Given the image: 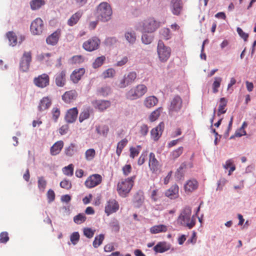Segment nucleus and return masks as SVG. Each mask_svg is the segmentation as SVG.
<instances>
[{
  "label": "nucleus",
  "instance_id": "412c9836",
  "mask_svg": "<svg viewBox=\"0 0 256 256\" xmlns=\"http://www.w3.org/2000/svg\"><path fill=\"white\" fill-rule=\"evenodd\" d=\"M78 114V110L76 108L70 109L65 116V120L68 123H72L76 121Z\"/></svg>",
  "mask_w": 256,
  "mask_h": 256
},
{
  "label": "nucleus",
  "instance_id": "4c0bfd02",
  "mask_svg": "<svg viewBox=\"0 0 256 256\" xmlns=\"http://www.w3.org/2000/svg\"><path fill=\"white\" fill-rule=\"evenodd\" d=\"M70 62L72 64H80L84 60V57L82 55H76L70 59Z\"/></svg>",
  "mask_w": 256,
  "mask_h": 256
},
{
  "label": "nucleus",
  "instance_id": "393cba45",
  "mask_svg": "<svg viewBox=\"0 0 256 256\" xmlns=\"http://www.w3.org/2000/svg\"><path fill=\"white\" fill-rule=\"evenodd\" d=\"M84 73L85 69L84 68L76 69L70 74V80L74 83H78Z\"/></svg>",
  "mask_w": 256,
  "mask_h": 256
},
{
  "label": "nucleus",
  "instance_id": "5701e85b",
  "mask_svg": "<svg viewBox=\"0 0 256 256\" xmlns=\"http://www.w3.org/2000/svg\"><path fill=\"white\" fill-rule=\"evenodd\" d=\"M55 82L58 86L63 87L66 82V72L64 70L56 74Z\"/></svg>",
  "mask_w": 256,
  "mask_h": 256
},
{
  "label": "nucleus",
  "instance_id": "58836bf2",
  "mask_svg": "<svg viewBox=\"0 0 256 256\" xmlns=\"http://www.w3.org/2000/svg\"><path fill=\"white\" fill-rule=\"evenodd\" d=\"M6 37L8 38L10 44L14 46L17 44V38L13 32H9L6 34Z\"/></svg>",
  "mask_w": 256,
  "mask_h": 256
},
{
  "label": "nucleus",
  "instance_id": "0e129e2a",
  "mask_svg": "<svg viewBox=\"0 0 256 256\" xmlns=\"http://www.w3.org/2000/svg\"><path fill=\"white\" fill-rule=\"evenodd\" d=\"M147 158V152H143L141 155L140 156V158L138 159V165L141 166L142 164H144L146 159Z\"/></svg>",
  "mask_w": 256,
  "mask_h": 256
},
{
  "label": "nucleus",
  "instance_id": "ea45409f",
  "mask_svg": "<svg viewBox=\"0 0 256 256\" xmlns=\"http://www.w3.org/2000/svg\"><path fill=\"white\" fill-rule=\"evenodd\" d=\"M96 155V152L94 149L90 148L87 150L84 154L85 158L87 161L92 160Z\"/></svg>",
  "mask_w": 256,
  "mask_h": 256
},
{
  "label": "nucleus",
  "instance_id": "473e14b6",
  "mask_svg": "<svg viewBox=\"0 0 256 256\" xmlns=\"http://www.w3.org/2000/svg\"><path fill=\"white\" fill-rule=\"evenodd\" d=\"M227 100L224 98H222L220 100L218 116H220L222 114H225L226 112V107L227 105Z\"/></svg>",
  "mask_w": 256,
  "mask_h": 256
},
{
  "label": "nucleus",
  "instance_id": "8fccbe9b",
  "mask_svg": "<svg viewBox=\"0 0 256 256\" xmlns=\"http://www.w3.org/2000/svg\"><path fill=\"white\" fill-rule=\"evenodd\" d=\"M86 220V217L84 214H79L74 218V221L78 224L83 223Z\"/></svg>",
  "mask_w": 256,
  "mask_h": 256
},
{
  "label": "nucleus",
  "instance_id": "f03ea898",
  "mask_svg": "<svg viewBox=\"0 0 256 256\" xmlns=\"http://www.w3.org/2000/svg\"><path fill=\"white\" fill-rule=\"evenodd\" d=\"M177 222L180 225L192 228L196 224V218L192 216V208L189 206H186L181 210L177 219Z\"/></svg>",
  "mask_w": 256,
  "mask_h": 256
},
{
  "label": "nucleus",
  "instance_id": "13d9d810",
  "mask_svg": "<svg viewBox=\"0 0 256 256\" xmlns=\"http://www.w3.org/2000/svg\"><path fill=\"white\" fill-rule=\"evenodd\" d=\"M144 198L142 196L138 194H136L134 196V202L136 206L139 207L143 202Z\"/></svg>",
  "mask_w": 256,
  "mask_h": 256
},
{
  "label": "nucleus",
  "instance_id": "052dcab7",
  "mask_svg": "<svg viewBox=\"0 0 256 256\" xmlns=\"http://www.w3.org/2000/svg\"><path fill=\"white\" fill-rule=\"evenodd\" d=\"M90 117V112L88 110L82 111L80 114L79 121L82 122L84 120L88 119Z\"/></svg>",
  "mask_w": 256,
  "mask_h": 256
},
{
  "label": "nucleus",
  "instance_id": "ddd939ff",
  "mask_svg": "<svg viewBox=\"0 0 256 256\" xmlns=\"http://www.w3.org/2000/svg\"><path fill=\"white\" fill-rule=\"evenodd\" d=\"M34 84L40 88H44L50 84V76L46 74H42L34 78Z\"/></svg>",
  "mask_w": 256,
  "mask_h": 256
},
{
  "label": "nucleus",
  "instance_id": "0eeeda50",
  "mask_svg": "<svg viewBox=\"0 0 256 256\" xmlns=\"http://www.w3.org/2000/svg\"><path fill=\"white\" fill-rule=\"evenodd\" d=\"M137 76L136 73L135 72H130L128 74L124 75L121 78L118 84V88H124L133 83Z\"/></svg>",
  "mask_w": 256,
  "mask_h": 256
},
{
  "label": "nucleus",
  "instance_id": "37998d69",
  "mask_svg": "<svg viewBox=\"0 0 256 256\" xmlns=\"http://www.w3.org/2000/svg\"><path fill=\"white\" fill-rule=\"evenodd\" d=\"M52 56L50 53H42L36 56V60L39 62H48L50 60V58Z\"/></svg>",
  "mask_w": 256,
  "mask_h": 256
},
{
  "label": "nucleus",
  "instance_id": "a878e982",
  "mask_svg": "<svg viewBox=\"0 0 256 256\" xmlns=\"http://www.w3.org/2000/svg\"><path fill=\"white\" fill-rule=\"evenodd\" d=\"M198 184L197 180L192 179L186 182L184 186V188L186 192H192L198 188Z\"/></svg>",
  "mask_w": 256,
  "mask_h": 256
},
{
  "label": "nucleus",
  "instance_id": "cd10ccee",
  "mask_svg": "<svg viewBox=\"0 0 256 256\" xmlns=\"http://www.w3.org/2000/svg\"><path fill=\"white\" fill-rule=\"evenodd\" d=\"M170 248V244L166 242H158L154 248L156 252L162 253L169 250Z\"/></svg>",
  "mask_w": 256,
  "mask_h": 256
},
{
  "label": "nucleus",
  "instance_id": "6e6552de",
  "mask_svg": "<svg viewBox=\"0 0 256 256\" xmlns=\"http://www.w3.org/2000/svg\"><path fill=\"white\" fill-rule=\"evenodd\" d=\"M100 44V39L94 36L84 42L82 48L87 52H92L98 49Z\"/></svg>",
  "mask_w": 256,
  "mask_h": 256
},
{
  "label": "nucleus",
  "instance_id": "864d4df0",
  "mask_svg": "<svg viewBox=\"0 0 256 256\" xmlns=\"http://www.w3.org/2000/svg\"><path fill=\"white\" fill-rule=\"evenodd\" d=\"M60 186L67 190H70L72 187L70 181L67 179H64L60 182Z\"/></svg>",
  "mask_w": 256,
  "mask_h": 256
},
{
  "label": "nucleus",
  "instance_id": "4d7b16f0",
  "mask_svg": "<svg viewBox=\"0 0 256 256\" xmlns=\"http://www.w3.org/2000/svg\"><path fill=\"white\" fill-rule=\"evenodd\" d=\"M38 188L40 190L44 191L46 186V181L42 176L38 178Z\"/></svg>",
  "mask_w": 256,
  "mask_h": 256
},
{
  "label": "nucleus",
  "instance_id": "2eb2a0df",
  "mask_svg": "<svg viewBox=\"0 0 256 256\" xmlns=\"http://www.w3.org/2000/svg\"><path fill=\"white\" fill-rule=\"evenodd\" d=\"M119 209V204L114 199H110L106 203L104 212L107 216L116 212Z\"/></svg>",
  "mask_w": 256,
  "mask_h": 256
},
{
  "label": "nucleus",
  "instance_id": "6e6d98bb",
  "mask_svg": "<svg viewBox=\"0 0 256 256\" xmlns=\"http://www.w3.org/2000/svg\"><path fill=\"white\" fill-rule=\"evenodd\" d=\"M110 92V88L108 86L102 87L98 90V93L103 96H107Z\"/></svg>",
  "mask_w": 256,
  "mask_h": 256
},
{
  "label": "nucleus",
  "instance_id": "2f4dec72",
  "mask_svg": "<svg viewBox=\"0 0 256 256\" xmlns=\"http://www.w3.org/2000/svg\"><path fill=\"white\" fill-rule=\"evenodd\" d=\"M168 230V227L164 224L155 225L151 227L150 232L152 234L165 232Z\"/></svg>",
  "mask_w": 256,
  "mask_h": 256
},
{
  "label": "nucleus",
  "instance_id": "680f3d73",
  "mask_svg": "<svg viewBox=\"0 0 256 256\" xmlns=\"http://www.w3.org/2000/svg\"><path fill=\"white\" fill-rule=\"evenodd\" d=\"M9 239L8 234L6 232H3L0 234V243L6 244Z\"/></svg>",
  "mask_w": 256,
  "mask_h": 256
},
{
  "label": "nucleus",
  "instance_id": "c9c22d12",
  "mask_svg": "<svg viewBox=\"0 0 256 256\" xmlns=\"http://www.w3.org/2000/svg\"><path fill=\"white\" fill-rule=\"evenodd\" d=\"M45 4L44 0H32L30 2V8L32 10H38Z\"/></svg>",
  "mask_w": 256,
  "mask_h": 256
},
{
  "label": "nucleus",
  "instance_id": "b1692460",
  "mask_svg": "<svg viewBox=\"0 0 256 256\" xmlns=\"http://www.w3.org/2000/svg\"><path fill=\"white\" fill-rule=\"evenodd\" d=\"M158 102V98L154 96H146L144 100V106L148 108H151L156 106Z\"/></svg>",
  "mask_w": 256,
  "mask_h": 256
},
{
  "label": "nucleus",
  "instance_id": "423d86ee",
  "mask_svg": "<svg viewBox=\"0 0 256 256\" xmlns=\"http://www.w3.org/2000/svg\"><path fill=\"white\" fill-rule=\"evenodd\" d=\"M171 48L164 44L162 40L158 42L157 54L159 60L162 63L166 62L171 55Z\"/></svg>",
  "mask_w": 256,
  "mask_h": 256
},
{
  "label": "nucleus",
  "instance_id": "a19ab883",
  "mask_svg": "<svg viewBox=\"0 0 256 256\" xmlns=\"http://www.w3.org/2000/svg\"><path fill=\"white\" fill-rule=\"evenodd\" d=\"M128 140L126 138L122 139L117 144L116 154L120 156L124 147L126 145Z\"/></svg>",
  "mask_w": 256,
  "mask_h": 256
},
{
  "label": "nucleus",
  "instance_id": "3c124183",
  "mask_svg": "<svg viewBox=\"0 0 256 256\" xmlns=\"http://www.w3.org/2000/svg\"><path fill=\"white\" fill-rule=\"evenodd\" d=\"M110 226L112 230L115 232H118L120 230V226L117 220L114 218L110 222Z\"/></svg>",
  "mask_w": 256,
  "mask_h": 256
},
{
  "label": "nucleus",
  "instance_id": "9d476101",
  "mask_svg": "<svg viewBox=\"0 0 256 256\" xmlns=\"http://www.w3.org/2000/svg\"><path fill=\"white\" fill-rule=\"evenodd\" d=\"M102 176L99 174H93L90 176L84 182L85 186L88 188H94L102 182Z\"/></svg>",
  "mask_w": 256,
  "mask_h": 256
},
{
  "label": "nucleus",
  "instance_id": "e2e57ef3",
  "mask_svg": "<svg viewBox=\"0 0 256 256\" xmlns=\"http://www.w3.org/2000/svg\"><path fill=\"white\" fill-rule=\"evenodd\" d=\"M236 31L239 36L242 38L244 41H246L248 38V34L245 33L240 28H237Z\"/></svg>",
  "mask_w": 256,
  "mask_h": 256
},
{
  "label": "nucleus",
  "instance_id": "4be33fe9",
  "mask_svg": "<svg viewBox=\"0 0 256 256\" xmlns=\"http://www.w3.org/2000/svg\"><path fill=\"white\" fill-rule=\"evenodd\" d=\"M78 93L76 90H70L66 92L62 96V100L66 103H70L76 100Z\"/></svg>",
  "mask_w": 256,
  "mask_h": 256
},
{
  "label": "nucleus",
  "instance_id": "c756f323",
  "mask_svg": "<svg viewBox=\"0 0 256 256\" xmlns=\"http://www.w3.org/2000/svg\"><path fill=\"white\" fill-rule=\"evenodd\" d=\"M64 144V142L62 140H59L55 142L50 148V154L52 156H56L58 154L62 148Z\"/></svg>",
  "mask_w": 256,
  "mask_h": 256
},
{
  "label": "nucleus",
  "instance_id": "49530a36",
  "mask_svg": "<svg viewBox=\"0 0 256 256\" xmlns=\"http://www.w3.org/2000/svg\"><path fill=\"white\" fill-rule=\"evenodd\" d=\"M104 238V235L102 234H100L96 236L92 243L93 246L95 248H98L102 244Z\"/></svg>",
  "mask_w": 256,
  "mask_h": 256
},
{
  "label": "nucleus",
  "instance_id": "79ce46f5",
  "mask_svg": "<svg viewBox=\"0 0 256 256\" xmlns=\"http://www.w3.org/2000/svg\"><path fill=\"white\" fill-rule=\"evenodd\" d=\"M106 60V57L104 56L98 57L96 58L94 62L92 64V67L94 68H96L102 65L104 62Z\"/></svg>",
  "mask_w": 256,
  "mask_h": 256
},
{
  "label": "nucleus",
  "instance_id": "9b49d317",
  "mask_svg": "<svg viewBox=\"0 0 256 256\" xmlns=\"http://www.w3.org/2000/svg\"><path fill=\"white\" fill-rule=\"evenodd\" d=\"M182 105V100L181 98L178 96H176L171 100L170 105L168 108L169 114H172L174 112H179Z\"/></svg>",
  "mask_w": 256,
  "mask_h": 256
},
{
  "label": "nucleus",
  "instance_id": "774afa93",
  "mask_svg": "<svg viewBox=\"0 0 256 256\" xmlns=\"http://www.w3.org/2000/svg\"><path fill=\"white\" fill-rule=\"evenodd\" d=\"M84 233L88 238H92L94 234V232L90 228H85L84 230Z\"/></svg>",
  "mask_w": 256,
  "mask_h": 256
},
{
  "label": "nucleus",
  "instance_id": "de8ad7c7",
  "mask_svg": "<svg viewBox=\"0 0 256 256\" xmlns=\"http://www.w3.org/2000/svg\"><path fill=\"white\" fill-rule=\"evenodd\" d=\"M116 74V71L114 68H110L104 71L102 76L104 78H113Z\"/></svg>",
  "mask_w": 256,
  "mask_h": 256
},
{
  "label": "nucleus",
  "instance_id": "a18cd8bd",
  "mask_svg": "<svg viewBox=\"0 0 256 256\" xmlns=\"http://www.w3.org/2000/svg\"><path fill=\"white\" fill-rule=\"evenodd\" d=\"M62 172L67 176H71L74 174V166L72 164H70L62 169Z\"/></svg>",
  "mask_w": 256,
  "mask_h": 256
},
{
  "label": "nucleus",
  "instance_id": "a211bd4d",
  "mask_svg": "<svg viewBox=\"0 0 256 256\" xmlns=\"http://www.w3.org/2000/svg\"><path fill=\"white\" fill-rule=\"evenodd\" d=\"M164 128V124L163 122H160L156 128H152L150 132L152 138L154 141H157L161 136Z\"/></svg>",
  "mask_w": 256,
  "mask_h": 256
},
{
  "label": "nucleus",
  "instance_id": "603ef678",
  "mask_svg": "<svg viewBox=\"0 0 256 256\" xmlns=\"http://www.w3.org/2000/svg\"><path fill=\"white\" fill-rule=\"evenodd\" d=\"M161 36L165 39L168 40L170 38V30L168 28H162L160 31Z\"/></svg>",
  "mask_w": 256,
  "mask_h": 256
},
{
  "label": "nucleus",
  "instance_id": "f257e3e1",
  "mask_svg": "<svg viewBox=\"0 0 256 256\" xmlns=\"http://www.w3.org/2000/svg\"><path fill=\"white\" fill-rule=\"evenodd\" d=\"M160 26V22L153 17H148L138 22L135 26L137 30L144 33H152L155 32Z\"/></svg>",
  "mask_w": 256,
  "mask_h": 256
},
{
  "label": "nucleus",
  "instance_id": "338daca9",
  "mask_svg": "<svg viewBox=\"0 0 256 256\" xmlns=\"http://www.w3.org/2000/svg\"><path fill=\"white\" fill-rule=\"evenodd\" d=\"M142 42L146 44H150L152 41V38L146 34H142Z\"/></svg>",
  "mask_w": 256,
  "mask_h": 256
},
{
  "label": "nucleus",
  "instance_id": "bf43d9fd",
  "mask_svg": "<svg viewBox=\"0 0 256 256\" xmlns=\"http://www.w3.org/2000/svg\"><path fill=\"white\" fill-rule=\"evenodd\" d=\"M80 234L78 232H73L70 236V240L72 243L75 245L80 240Z\"/></svg>",
  "mask_w": 256,
  "mask_h": 256
},
{
  "label": "nucleus",
  "instance_id": "e433bc0d",
  "mask_svg": "<svg viewBox=\"0 0 256 256\" xmlns=\"http://www.w3.org/2000/svg\"><path fill=\"white\" fill-rule=\"evenodd\" d=\"M184 148L182 146L178 147L170 152V158L172 160H175L182 154Z\"/></svg>",
  "mask_w": 256,
  "mask_h": 256
},
{
  "label": "nucleus",
  "instance_id": "dca6fc26",
  "mask_svg": "<svg viewBox=\"0 0 256 256\" xmlns=\"http://www.w3.org/2000/svg\"><path fill=\"white\" fill-rule=\"evenodd\" d=\"M148 166L153 173L157 172L160 168L159 162L156 159L154 153L150 152L148 156Z\"/></svg>",
  "mask_w": 256,
  "mask_h": 256
},
{
  "label": "nucleus",
  "instance_id": "39448f33",
  "mask_svg": "<svg viewBox=\"0 0 256 256\" xmlns=\"http://www.w3.org/2000/svg\"><path fill=\"white\" fill-rule=\"evenodd\" d=\"M147 90V87L144 84H140L130 90L126 94V97L130 100H136L143 96Z\"/></svg>",
  "mask_w": 256,
  "mask_h": 256
},
{
  "label": "nucleus",
  "instance_id": "f704fd0d",
  "mask_svg": "<svg viewBox=\"0 0 256 256\" xmlns=\"http://www.w3.org/2000/svg\"><path fill=\"white\" fill-rule=\"evenodd\" d=\"M82 16V14L80 12H77L74 14L68 20V24L70 26H73L75 25L79 20Z\"/></svg>",
  "mask_w": 256,
  "mask_h": 256
},
{
  "label": "nucleus",
  "instance_id": "6ab92c4d",
  "mask_svg": "<svg viewBox=\"0 0 256 256\" xmlns=\"http://www.w3.org/2000/svg\"><path fill=\"white\" fill-rule=\"evenodd\" d=\"M165 196L171 200H174L179 196V187L174 184L165 192Z\"/></svg>",
  "mask_w": 256,
  "mask_h": 256
},
{
  "label": "nucleus",
  "instance_id": "20e7f679",
  "mask_svg": "<svg viewBox=\"0 0 256 256\" xmlns=\"http://www.w3.org/2000/svg\"><path fill=\"white\" fill-rule=\"evenodd\" d=\"M136 176H132L124 180H122L117 185V191L119 195L123 198L126 197L130 192L134 184Z\"/></svg>",
  "mask_w": 256,
  "mask_h": 256
},
{
  "label": "nucleus",
  "instance_id": "69168bd1",
  "mask_svg": "<svg viewBox=\"0 0 256 256\" xmlns=\"http://www.w3.org/2000/svg\"><path fill=\"white\" fill-rule=\"evenodd\" d=\"M52 114L53 119L56 121L60 115V110L58 108H54L52 110Z\"/></svg>",
  "mask_w": 256,
  "mask_h": 256
},
{
  "label": "nucleus",
  "instance_id": "c85d7f7f",
  "mask_svg": "<svg viewBox=\"0 0 256 256\" xmlns=\"http://www.w3.org/2000/svg\"><path fill=\"white\" fill-rule=\"evenodd\" d=\"M96 132L99 134L104 136H106L109 132L108 126L106 124H98L96 125Z\"/></svg>",
  "mask_w": 256,
  "mask_h": 256
},
{
  "label": "nucleus",
  "instance_id": "5fc2aeb1",
  "mask_svg": "<svg viewBox=\"0 0 256 256\" xmlns=\"http://www.w3.org/2000/svg\"><path fill=\"white\" fill-rule=\"evenodd\" d=\"M247 126V124L246 122H244L241 126V128H240L238 131H237L235 132V136L236 137H240L242 136L246 135V130H244L245 127H246Z\"/></svg>",
  "mask_w": 256,
  "mask_h": 256
},
{
  "label": "nucleus",
  "instance_id": "7ed1b4c3",
  "mask_svg": "<svg viewBox=\"0 0 256 256\" xmlns=\"http://www.w3.org/2000/svg\"><path fill=\"white\" fill-rule=\"evenodd\" d=\"M95 14L98 20L107 22L112 18V8L108 2H102L97 6Z\"/></svg>",
  "mask_w": 256,
  "mask_h": 256
},
{
  "label": "nucleus",
  "instance_id": "bb28decb",
  "mask_svg": "<svg viewBox=\"0 0 256 256\" xmlns=\"http://www.w3.org/2000/svg\"><path fill=\"white\" fill-rule=\"evenodd\" d=\"M52 104V100L48 96H45L40 100L38 106V110L40 112L48 108Z\"/></svg>",
  "mask_w": 256,
  "mask_h": 256
},
{
  "label": "nucleus",
  "instance_id": "f3484780",
  "mask_svg": "<svg viewBox=\"0 0 256 256\" xmlns=\"http://www.w3.org/2000/svg\"><path fill=\"white\" fill-rule=\"evenodd\" d=\"M92 104L96 109L102 112L110 106L111 102L109 100H98L93 101Z\"/></svg>",
  "mask_w": 256,
  "mask_h": 256
},
{
  "label": "nucleus",
  "instance_id": "c03bdc74",
  "mask_svg": "<svg viewBox=\"0 0 256 256\" xmlns=\"http://www.w3.org/2000/svg\"><path fill=\"white\" fill-rule=\"evenodd\" d=\"M75 148H76V144L73 143L70 144L68 147H67L65 148V150H64L65 154L67 156H72L74 154V152L76 151Z\"/></svg>",
  "mask_w": 256,
  "mask_h": 256
},
{
  "label": "nucleus",
  "instance_id": "72a5a7b5",
  "mask_svg": "<svg viewBox=\"0 0 256 256\" xmlns=\"http://www.w3.org/2000/svg\"><path fill=\"white\" fill-rule=\"evenodd\" d=\"M162 110L163 108L162 107H159L152 112L149 116V120L151 122H154L160 116Z\"/></svg>",
  "mask_w": 256,
  "mask_h": 256
},
{
  "label": "nucleus",
  "instance_id": "7c9ffc66",
  "mask_svg": "<svg viewBox=\"0 0 256 256\" xmlns=\"http://www.w3.org/2000/svg\"><path fill=\"white\" fill-rule=\"evenodd\" d=\"M124 38L129 44H133L136 40V34L134 30H128L125 32Z\"/></svg>",
  "mask_w": 256,
  "mask_h": 256
},
{
  "label": "nucleus",
  "instance_id": "09e8293b",
  "mask_svg": "<svg viewBox=\"0 0 256 256\" xmlns=\"http://www.w3.org/2000/svg\"><path fill=\"white\" fill-rule=\"evenodd\" d=\"M222 78L220 77L214 78V81L212 84V90L214 93L218 92V88L220 86Z\"/></svg>",
  "mask_w": 256,
  "mask_h": 256
},
{
  "label": "nucleus",
  "instance_id": "4468645a",
  "mask_svg": "<svg viewBox=\"0 0 256 256\" xmlns=\"http://www.w3.org/2000/svg\"><path fill=\"white\" fill-rule=\"evenodd\" d=\"M44 25L40 18H36L31 24L30 30L34 35L40 34L44 30Z\"/></svg>",
  "mask_w": 256,
  "mask_h": 256
},
{
  "label": "nucleus",
  "instance_id": "1a4fd4ad",
  "mask_svg": "<svg viewBox=\"0 0 256 256\" xmlns=\"http://www.w3.org/2000/svg\"><path fill=\"white\" fill-rule=\"evenodd\" d=\"M32 61V52L30 51L24 52L20 62V69L22 72H27Z\"/></svg>",
  "mask_w": 256,
  "mask_h": 256
},
{
  "label": "nucleus",
  "instance_id": "aec40b11",
  "mask_svg": "<svg viewBox=\"0 0 256 256\" xmlns=\"http://www.w3.org/2000/svg\"><path fill=\"white\" fill-rule=\"evenodd\" d=\"M60 34V30L58 29L46 38V42L47 44L52 46L56 45L59 40Z\"/></svg>",
  "mask_w": 256,
  "mask_h": 256
},
{
  "label": "nucleus",
  "instance_id": "f8f14e48",
  "mask_svg": "<svg viewBox=\"0 0 256 256\" xmlns=\"http://www.w3.org/2000/svg\"><path fill=\"white\" fill-rule=\"evenodd\" d=\"M170 8L174 15L180 16L184 10V3L182 0H171Z\"/></svg>",
  "mask_w": 256,
  "mask_h": 256
}]
</instances>
